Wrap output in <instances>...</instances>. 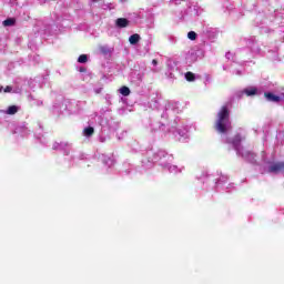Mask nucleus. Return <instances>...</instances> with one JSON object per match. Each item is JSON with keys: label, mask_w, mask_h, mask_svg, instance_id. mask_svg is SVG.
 <instances>
[{"label": "nucleus", "mask_w": 284, "mask_h": 284, "mask_svg": "<svg viewBox=\"0 0 284 284\" xmlns=\"http://www.w3.org/2000/svg\"><path fill=\"white\" fill-rule=\"evenodd\" d=\"M187 38H189L191 41H196V32L190 31V32L187 33Z\"/></svg>", "instance_id": "obj_13"}, {"label": "nucleus", "mask_w": 284, "mask_h": 284, "mask_svg": "<svg viewBox=\"0 0 284 284\" xmlns=\"http://www.w3.org/2000/svg\"><path fill=\"white\" fill-rule=\"evenodd\" d=\"M244 94H246V97H254L258 94V89H256V87L246 88L244 89Z\"/></svg>", "instance_id": "obj_3"}, {"label": "nucleus", "mask_w": 284, "mask_h": 284, "mask_svg": "<svg viewBox=\"0 0 284 284\" xmlns=\"http://www.w3.org/2000/svg\"><path fill=\"white\" fill-rule=\"evenodd\" d=\"M129 24H130V21H128V19L125 18H120L116 20L118 28H128Z\"/></svg>", "instance_id": "obj_5"}, {"label": "nucleus", "mask_w": 284, "mask_h": 284, "mask_svg": "<svg viewBox=\"0 0 284 284\" xmlns=\"http://www.w3.org/2000/svg\"><path fill=\"white\" fill-rule=\"evenodd\" d=\"M19 112V106L17 105H11L7 109V111L4 113L12 115V114H17Z\"/></svg>", "instance_id": "obj_7"}, {"label": "nucleus", "mask_w": 284, "mask_h": 284, "mask_svg": "<svg viewBox=\"0 0 284 284\" xmlns=\"http://www.w3.org/2000/svg\"><path fill=\"white\" fill-rule=\"evenodd\" d=\"M265 97L267 101H273L274 103H278V101H281V97L274 95V93L266 92Z\"/></svg>", "instance_id": "obj_4"}, {"label": "nucleus", "mask_w": 284, "mask_h": 284, "mask_svg": "<svg viewBox=\"0 0 284 284\" xmlns=\"http://www.w3.org/2000/svg\"><path fill=\"white\" fill-rule=\"evenodd\" d=\"M129 41H130L131 45H136V43H138L139 41H141V36H139L138 33L132 34V36L129 38Z\"/></svg>", "instance_id": "obj_6"}, {"label": "nucleus", "mask_w": 284, "mask_h": 284, "mask_svg": "<svg viewBox=\"0 0 284 284\" xmlns=\"http://www.w3.org/2000/svg\"><path fill=\"white\" fill-rule=\"evenodd\" d=\"M185 79L186 81H190V82L196 81V75L193 72L189 71L185 73Z\"/></svg>", "instance_id": "obj_8"}, {"label": "nucleus", "mask_w": 284, "mask_h": 284, "mask_svg": "<svg viewBox=\"0 0 284 284\" xmlns=\"http://www.w3.org/2000/svg\"><path fill=\"white\" fill-rule=\"evenodd\" d=\"M153 65H158L159 62L156 60H152Z\"/></svg>", "instance_id": "obj_15"}, {"label": "nucleus", "mask_w": 284, "mask_h": 284, "mask_svg": "<svg viewBox=\"0 0 284 284\" xmlns=\"http://www.w3.org/2000/svg\"><path fill=\"white\" fill-rule=\"evenodd\" d=\"M216 130L222 133L232 130V122L230 121V108L227 105L222 106L217 113Z\"/></svg>", "instance_id": "obj_1"}, {"label": "nucleus", "mask_w": 284, "mask_h": 284, "mask_svg": "<svg viewBox=\"0 0 284 284\" xmlns=\"http://www.w3.org/2000/svg\"><path fill=\"white\" fill-rule=\"evenodd\" d=\"M120 94H122V97H130V88L128 87H122L120 89Z\"/></svg>", "instance_id": "obj_11"}, {"label": "nucleus", "mask_w": 284, "mask_h": 284, "mask_svg": "<svg viewBox=\"0 0 284 284\" xmlns=\"http://www.w3.org/2000/svg\"><path fill=\"white\" fill-rule=\"evenodd\" d=\"M14 23H17V20L14 18H9L3 21V26L6 27L14 26Z\"/></svg>", "instance_id": "obj_10"}, {"label": "nucleus", "mask_w": 284, "mask_h": 284, "mask_svg": "<svg viewBox=\"0 0 284 284\" xmlns=\"http://www.w3.org/2000/svg\"><path fill=\"white\" fill-rule=\"evenodd\" d=\"M284 170V162L272 164L268 169L270 172L276 173Z\"/></svg>", "instance_id": "obj_2"}, {"label": "nucleus", "mask_w": 284, "mask_h": 284, "mask_svg": "<svg viewBox=\"0 0 284 284\" xmlns=\"http://www.w3.org/2000/svg\"><path fill=\"white\" fill-rule=\"evenodd\" d=\"M78 63H88V55L87 54H81L78 58Z\"/></svg>", "instance_id": "obj_12"}, {"label": "nucleus", "mask_w": 284, "mask_h": 284, "mask_svg": "<svg viewBox=\"0 0 284 284\" xmlns=\"http://www.w3.org/2000/svg\"><path fill=\"white\" fill-rule=\"evenodd\" d=\"M83 134H84V136H92V134H94V128H92V126L85 128L83 131Z\"/></svg>", "instance_id": "obj_9"}, {"label": "nucleus", "mask_w": 284, "mask_h": 284, "mask_svg": "<svg viewBox=\"0 0 284 284\" xmlns=\"http://www.w3.org/2000/svg\"><path fill=\"white\" fill-rule=\"evenodd\" d=\"M4 92H12V87H6Z\"/></svg>", "instance_id": "obj_14"}]
</instances>
